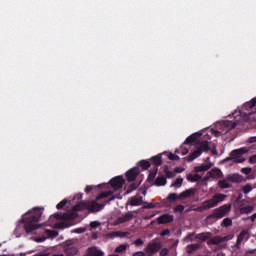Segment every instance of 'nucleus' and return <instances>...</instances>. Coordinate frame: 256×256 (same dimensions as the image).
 I'll return each mask as SVG.
<instances>
[{"mask_svg":"<svg viewBox=\"0 0 256 256\" xmlns=\"http://www.w3.org/2000/svg\"><path fill=\"white\" fill-rule=\"evenodd\" d=\"M240 113V118L235 117L234 121L226 120L224 122L225 127L228 130L235 129L237 125H243V121H255V118H252L253 115H256V97L252 98L251 101L244 103Z\"/></svg>","mask_w":256,"mask_h":256,"instance_id":"nucleus-1","label":"nucleus"},{"mask_svg":"<svg viewBox=\"0 0 256 256\" xmlns=\"http://www.w3.org/2000/svg\"><path fill=\"white\" fill-rule=\"evenodd\" d=\"M41 215H43V208L39 207L33 208L26 213V216L22 219L26 233H33V231H37V229H41L45 225L37 224L41 221Z\"/></svg>","mask_w":256,"mask_h":256,"instance_id":"nucleus-2","label":"nucleus"},{"mask_svg":"<svg viewBox=\"0 0 256 256\" xmlns=\"http://www.w3.org/2000/svg\"><path fill=\"white\" fill-rule=\"evenodd\" d=\"M115 199H117V196H111L106 202L101 204L97 201L80 202L73 206V211H83L86 209L89 213H97L101 211L107 203H111V201H115Z\"/></svg>","mask_w":256,"mask_h":256,"instance_id":"nucleus-3","label":"nucleus"},{"mask_svg":"<svg viewBox=\"0 0 256 256\" xmlns=\"http://www.w3.org/2000/svg\"><path fill=\"white\" fill-rule=\"evenodd\" d=\"M209 151H211V146H209V141H202L198 143L197 148L185 159L188 163H191L192 161H195L197 157H201L203 152L209 153Z\"/></svg>","mask_w":256,"mask_h":256,"instance_id":"nucleus-4","label":"nucleus"},{"mask_svg":"<svg viewBox=\"0 0 256 256\" xmlns=\"http://www.w3.org/2000/svg\"><path fill=\"white\" fill-rule=\"evenodd\" d=\"M50 219L63 221V222H59L57 224V227L58 229H67L68 227L71 226V224H69L67 221H71V219H73V214L72 213H64V214L55 213L54 215L50 216Z\"/></svg>","mask_w":256,"mask_h":256,"instance_id":"nucleus-5","label":"nucleus"},{"mask_svg":"<svg viewBox=\"0 0 256 256\" xmlns=\"http://www.w3.org/2000/svg\"><path fill=\"white\" fill-rule=\"evenodd\" d=\"M231 211V205L224 204L214 210V212L206 217V221L211 219H223L227 213Z\"/></svg>","mask_w":256,"mask_h":256,"instance_id":"nucleus-6","label":"nucleus"},{"mask_svg":"<svg viewBox=\"0 0 256 256\" xmlns=\"http://www.w3.org/2000/svg\"><path fill=\"white\" fill-rule=\"evenodd\" d=\"M225 197H227V195L217 193L214 196H212L211 199L204 201L203 205H204L205 211H209V209H213V207H217L219 203H221L222 201H225Z\"/></svg>","mask_w":256,"mask_h":256,"instance_id":"nucleus-7","label":"nucleus"},{"mask_svg":"<svg viewBox=\"0 0 256 256\" xmlns=\"http://www.w3.org/2000/svg\"><path fill=\"white\" fill-rule=\"evenodd\" d=\"M245 153H247L246 148L233 150L230 153V156L226 159V161H229L232 159L234 163H244L245 159L243 156L245 155Z\"/></svg>","mask_w":256,"mask_h":256,"instance_id":"nucleus-8","label":"nucleus"},{"mask_svg":"<svg viewBox=\"0 0 256 256\" xmlns=\"http://www.w3.org/2000/svg\"><path fill=\"white\" fill-rule=\"evenodd\" d=\"M161 249V242H150L148 243L145 253H147L148 256L155 255L158 251Z\"/></svg>","mask_w":256,"mask_h":256,"instance_id":"nucleus-9","label":"nucleus"},{"mask_svg":"<svg viewBox=\"0 0 256 256\" xmlns=\"http://www.w3.org/2000/svg\"><path fill=\"white\" fill-rule=\"evenodd\" d=\"M110 185L115 189V191H119V189H123V185H125V179L122 176H116L110 180Z\"/></svg>","mask_w":256,"mask_h":256,"instance_id":"nucleus-10","label":"nucleus"},{"mask_svg":"<svg viewBox=\"0 0 256 256\" xmlns=\"http://www.w3.org/2000/svg\"><path fill=\"white\" fill-rule=\"evenodd\" d=\"M63 249L66 256H75L79 253V248L75 244L66 243Z\"/></svg>","mask_w":256,"mask_h":256,"instance_id":"nucleus-11","label":"nucleus"},{"mask_svg":"<svg viewBox=\"0 0 256 256\" xmlns=\"http://www.w3.org/2000/svg\"><path fill=\"white\" fill-rule=\"evenodd\" d=\"M140 170L139 167H134L126 172V179L128 183H133L139 176Z\"/></svg>","mask_w":256,"mask_h":256,"instance_id":"nucleus-12","label":"nucleus"},{"mask_svg":"<svg viewBox=\"0 0 256 256\" xmlns=\"http://www.w3.org/2000/svg\"><path fill=\"white\" fill-rule=\"evenodd\" d=\"M127 205H131V207H139L143 205V196H133L129 198Z\"/></svg>","mask_w":256,"mask_h":256,"instance_id":"nucleus-13","label":"nucleus"},{"mask_svg":"<svg viewBox=\"0 0 256 256\" xmlns=\"http://www.w3.org/2000/svg\"><path fill=\"white\" fill-rule=\"evenodd\" d=\"M158 225H167V223H173V215L163 214L157 218Z\"/></svg>","mask_w":256,"mask_h":256,"instance_id":"nucleus-14","label":"nucleus"},{"mask_svg":"<svg viewBox=\"0 0 256 256\" xmlns=\"http://www.w3.org/2000/svg\"><path fill=\"white\" fill-rule=\"evenodd\" d=\"M134 217H135V215H133V213H131V211H128L124 215L117 218V223L119 225H121L123 223H128V221H131Z\"/></svg>","mask_w":256,"mask_h":256,"instance_id":"nucleus-15","label":"nucleus"},{"mask_svg":"<svg viewBox=\"0 0 256 256\" xmlns=\"http://www.w3.org/2000/svg\"><path fill=\"white\" fill-rule=\"evenodd\" d=\"M197 193V189L195 188H190L187 189L179 194L180 199H189V197H193Z\"/></svg>","mask_w":256,"mask_h":256,"instance_id":"nucleus-16","label":"nucleus"},{"mask_svg":"<svg viewBox=\"0 0 256 256\" xmlns=\"http://www.w3.org/2000/svg\"><path fill=\"white\" fill-rule=\"evenodd\" d=\"M209 177L212 179H223V172L219 168H214L208 172Z\"/></svg>","mask_w":256,"mask_h":256,"instance_id":"nucleus-17","label":"nucleus"},{"mask_svg":"<svg viewBox=\"0 0 256 256\" xmlns=\"http://www.w3.org/2000/svg\"><path fill=\"white\" fill-rule=\"evenodd\" d=\"M226 181H230V183H241L243 181V176L239 174H229L226 176Z\"/></svg>","mask_w":256,"mask_h":256,"instance_id":"nucleus-18","label":"nucleus"},{"mask_svg":"<svg viewBox=\"0 0 256 256\" xmlns=\"http://www.w3.org/2000/svg\"><path fill=\"white\" fill-rule=\"evenodd\" d=\"M211 167H213V164H211V163L202 164L200 166L194 167V171H195V173H203L204 171H209V169H211Z\"/></svg>","mask_w":256,"mask_h":256,"instance_id":"nucleus-19","label":"nucleus"},{"mask_svg":"<svg viewBox=\"0 0 256 256\" xmlns=\"http://www.w3.org/2000/svg\"><path fill=\"white\" fill-rule=\"evenodd\" d=\"M201 137V134L195 133L186 138L184 141V145H191V143H195L199 138Z\"/></svg>","mask_w":256,"mask_h":256,"instance_id":"nucleus-20","label":"nucleus"},{"mask_svg":"<svg viewBox=\"0 0 256 256\" xmlns=\"http://www.w3.org/2000/svg\"><path fill=\"white\" fill-rule=\"evenodd\" d=\"M87 256H103V251L97 249L96 247L88 248Z\"/></svg>","mask_w":256,"mask_h":256,"instance_id":"nucleus-21","label":"nucleus"},{"mask_svg":"<svg viewBox=\"0 0 256 256\" xmlns=\"http://www.w3.org/2000/svg\"><path fill=\"white\" fill-rule=\"evenodd\" d=\"M154 185H156V187H163L164 185H167V178H165V176L163 175L158 176L155 180Z\"/></svg>","mask_w":256,"mask_h":256,"instance_id":"nucleus-22","label":"nucleus"},{"mask_svg":"<svg viewBox=\"0 0 256 256\" xmlns=\"http://www.w3.org/2000/svg\"><path fill=\"white\" fill-rule=\"evenodd\" d=\"M255 210V206H244L240 208L241 215H249V213H253Z\"/></svg>","mask_w":256,"mask_h":256,"instance_id":"nucleus-23","label":"nucleus"},{"mask_svg":"<svg viewBox=\"0 0 256 256\" xmlns=\"http://www.w3.org/2000/svg\"><path fill=\"white\" fill-rule=\"evenodd\" d=\"M225 241V238H221L219 236L213 237L210 240H208L209 245H219V243H223Z\"/></svg>","mask_w":256,"mask_h":256,"instance_id":"nucleus-24","label":"nucleus"},{"mask_svg":"<svg viewBox=\"0 0 256 256\" xmlns=\"http://www.w3.org/2000/svg\"><path fill=\"white\" fill-rule=\"evenodd\" d=\"M248 233L249 232L247 230H242L237 237L236 245H241V243H243V240L245 239V237H247Z\"/></svg>","mask_w":256,"mask_h":256,"instance_id":"nucleus-25","label":"nucleus"},{"mask_svg":"<svg viewBox=\"0 0 256 256\" xmlns=\"http://www.w3.org/2000/svg\"><path fill=\"white\" fill-rule=\"evenodd\" d=\"M151 163H152L153 165H155V167H159V165H162L163 160L161 159V154H160V155L153 156V157L151 158Z\"/></svg>","mask_w":256,"mask_h":256,"instance_id":"nucleus-26","label":"nucleus"},{"mask_svg":"<svg viewBox=\"0 0 256 256\" xmlns=\"http://www.w3.org/2000/svg\"><path fill=\"white\" fill-rule=\"evenodd\" d=\"M228 181L229 180H227V178L224 180H219L218 187H220V189H231V184H229Z\"/></svg>","mask_w":256,"mask_h":256,"instance_id":"nucleus-27","label":"nucleus"},{"mask_svg":"<svg viewBox=\"0 0 256 256\" xmlns=\"http://www.w3.org/2000/svg\"><path fill=\"white\" fill-rule=\"evenodd\" d=\"M111 195H113V191L108 190L105 192L100 193L97 197H96V201H101V199H105L107 197H111Z\"/></svg>","mask_w":256,"mask_h":256,"instance_id":"nucleus-28","label":"nucleus"},{"mask_svg":"<svg viewBox=\"0 0 256 256\" xmlns=\"http://www.w3.org/2000/svg\"><path fill=\"white\" fill-rule=\"evenodd\" d=\"M159 169L157 167H154L153 170L148 175V182L151 183L152 181H155V177H157V172Z\"/></svg>","mask_w":256,"mask_h":256,"instance_id":"nucleus-29","label":"nucleus"},{"mask_svg":"<svg viewBox=\"0 0 256 256\" xmlns=\"http://www.w3.org/2000/svg\"><path fill=\"white\" fill-rule=\"evenodd\" d=\"M167 198L170 201V204L175 203V201H178V199H181V197H179V195L175 192L169 193Z\"/></svg>","mask_w":256,"mask_h":256,"instance_id":"nucleus-30","label":"nucleus"},{"mask_svg":"<svg viewBox=\"0 0 256 256\" xmlns=\"http://www.w3.org/2000/svg\"><path fill=\"white\" fill-rule=\"evenodd\" d=\"M201 247V245L200 244H189L188 246H187V253H193L194 251H197V249H199Z\"/></svg>","mask_w":256,"mask_h":256,"instance_id":"nucleus-31","label":"nucleus"},{"mask_svg":"<svg viewBox=\"0 0 256 256\" xmlns=\"http://www.w3.org/2000/svg\"><path fill=\"white\" fill-rule=\"evenodd\" d=\"M139 166L145 171V170L149 169V167H151V163L147 160H141L139 162Z\"/></svg>","mask_w":256,"mask_h":256,"instance_id":"nucleus-32","label":"nucleus"},{"mask_svg":"<svg viewBox=\"0 0 256 256\" xmlns=\"http://www.w3.org/2000/svg\"><path fill=\"white\" fill-rule=\"evenodd\" d=\"M142 209H155L157 207V204H154L153 202H144L142 204Z\"/></svg>","mask_w":256,"mask_h":256,"instance_id":"nucleus-33","label":"nucleus"},{"mask_svg":"<svg viewBox=\"0 0 256 256\" xmlns=\"http://www.w3.org/2000/svg\"><path fill=\"white\" fill-rule=\"evenodd\" d=\"M174 213H183L185 211V206L183 204H177L173 207Z\"/></svg>","mask_w":256,"mask_h":256,"instance_id":"nucleus-34","label":"nucleus"},{"mask_svg":"<svg viewBox=\"0 0 256 256\" xmlns=\"http://www.w3.org/2000/svg\"><path fill=\"white\" fill-rule=\"evenodd\" d=\"M162 155H167V157L170 161H179V159H180L178 155L173 154V153L168 154L167 152H164Z\"/></svg>","mask_w":256,"mask_h":256,"instance_id":"nucleus-35","label":"nucleus"},{"mask_svg":"<svg viewBox=\"0 0 256 256\" xmlns=\"http://www.w3.org/2000/svg\"><path fill=\"white\" fill-rule=\"evenodd\" d=\"M221 225L222 227H231V225H233V220L231 218H224Z\"/></svg>","mask_w":256,"mask_h":256,"instance_id":"nucleus-36","label":"nucleus"},{"mask_svg":"<svg viewBox=\"0 0 256 256\" xmlns=\"http://www.w3.org/2000/svg\"><path fill=\"white\" fill-rule=\"evenodd\" d=\"M242 191L247 195V193H251L253 191V186H251V184H246L243 186Z\"/></svg>","mask_w":256,"mask_h":256,"instance_id":"nucleus-37","label":"nucleus"},{"mask_svg":"<svg viewBox=\"0 0 256 256\" xmlns=\"http://www.w3.org/2000/svg\"><path fill=\"white\" fill-rule=\"evenodd\" d=\"M195 237L200 241H207V239H209V236L207 235V233H200V234H197Z\"/></svg>","mask_w":256,"mask_h":256,"instance_id":"nucleus-38","label":"nucleus"},{"mask_svg":"<svg viewBox=\"0 0 256 256\" xmlns=\"http://www.w3.org/2000/svg\"><path fill=\"white\" fill-rule=\"evenodd\" d=\"M127 235H129V232H123V231L113 232V237H127Z\"/></svg>","mask_w":256,"mask_h":256,"instance_id":"nucleus-39","label":"nucleus"},{"mask_svg":"<svg viewBox=\"0 0 256 256\" xmlns=\"http://www.w3.org/2000/svg\"><path fill=\"white\" fill-rule=\"evenodd\" d=\"M123 251H127V245L121 244L115 249V253H123Z\"/></svg>","mask_w":256,"mask_h":256,"instance_id":"nucleus-40","label":"nucleus"},{"mask_svg":"<svg viewBox=\"0 0 256 256\" xmlns=\"http://www.w3.org/2000/svg\"><path fill=\"white\" fill-rule=\"evenodd\" d=\"M164 173L168 179H173V177H175V172L169 171V168H165Z\"/></svg>","mask_w":256,"mask_h":256,"instance_id":"nucleus-41","label":"nucleus"},{"mask_svg":"<svg viewBox=\"0 0 256 256\" xmlns=\"http://www.w3.org/2000/svg\"><path fill=\"white\" fill-rule=\"evenodd\" d=\"M201 179V176L199 174L189 175L188 180L191 181L192 183H195V181H199Z\"/></svg>","mask_w":256,"mask_h":256,"instance_id":"nucleus-42","label":"nucleus"},{"mask_svg":"<svg viewBox=\"0 0 256 256\" xmlns=\"http://www.w3.org/2000/svg\"><path fill=\"white\" fill-rule=\"evenodd\" d=\"M133 245H135V247H142V245H145V241H143V239H141V238H137L133 242Z\"/></svg>","mask_w":256,"mask_h":256,"instance_id":"nucleus-43","label":"nucleus"},{"mask_svg":"<svg viewBox=\"0 0 256 256\" xmlns=\"http://www.w3.org/2000/svg\"><path fill=\"white\" fill-rule=\"evenodd\" d=\"M183 185V178H177L175 182L173 183V187H181Z\"/></svg>","mask_w":256,"mask_h":256,"instance_id":"nucleus-44","label":"nucleus"},{"mask_svg":"<svg viewBox=\"0 0 256 256\" xmlns=\"http://www.w3.org/2000/svg\"><path fill=\"white\" fill-rule=\"evenodd\" d=\"M204 207H205V205L202 203L201 206H198V207L192 209V211H197V212H199V213H203V211H205V208H204Z\"/></svg>","mask_w":256,"mask_h":256,"instance_id":"nucleus-45","label":"nucleus"},{"mask_svg":"<svg viewBox=\"0 0 256 256\" xmlns=\"http://www.w3.org/2000/svg\"><path fill=\"white\" fill-rule=\"evenodd\" d=\"M65 205H67V200H63V201L59 202V203L56 205V208H57V209H63V207H65Z\"/></svg>","mask_w":256,"mask_h":256,"instance_id":"nucleus-46","label":"nucleus"},{"mask_svg":"<svg viewBox=\"0 0 256 256\" xmlns=\"http://www.w3.org/2000/svg\"><path fill=\"white\" fill-rule=\"evenodd\" d=\"M99 225H101V222H99V221H93L90 223L91 229H97V227H99Z\"/></svg>","mask_w":256,"mask_h":256,"instance_id":"nucleus-47","label":"nucleus"},{"mask_svg":"<svg viewBox=\"0 0 256 256\" xmlns=\"http://www.w3.org/2000/svg\"><path fill=\"white\" fill-rule=\"evenodd\" d=\"M252 169L249 167H245L241 169V173H243L244 175H249V173H251Z\"/></svg>","mask_w":256,"mask_h":256,"instance_id":"nucleus-48","label":"nucleus"},{"mask_svg":"<svg viewBox=\"0 0 256 256\" xmlns=\"http://www.w3.org/2000/svg\"><path fill=\"white\" fill-rule=\"evenodd\" d=\"M162 205H164V207H171V202L168 197L162 200Z\"/></svg>","mask_w":256,"mask_h":256,"instance_id":"nucleus-49","label":"nucleus"},{"mask_svg":"<svg viewBox=\"0 0 256 256\" xmlns=\"http://www.w3.org/2000/svg\"><path fill=\"white\" fill-rule=\"evenodd\" d=\"M99 187H101V186H97V187L86 186L85 193H91V191H93V189H99Z\"/></svg>","mask_w":256,"mask_h":256,"instance_id":"nucleus-50","label":"nucleus"},{"mask_svg":"<svg viewBox=\"0 0 256 256\" xmlns=\"http://www.w3.org/2000/svg\"><path fill=\"white\" fill-rule=\"evenodd\" d=\"M137 187H139V185L132 183L127 191V193H131V191H135V189H137Z\"/></svg>","mask_w":256,"mask_h":256,"instance_id":"nucleus-51","label":"nucleus"},{"mask_svg":"<svg viewBox=\"0 0 256 256\" xmlns=\"http://www.w3.org/2000/svg\"><path fill=\"white\" fill-rule=\"evenodd\" d=\"M167 255H169V249L163 248V249L160 251V256H167Z\"/></svg>","mask_w":256,"mask_h":256,"instance_id":"nucleus-52","label":"nucleus"},{"mask_svg":"<svg viewBox=\"0 0 256 256\" xmlns=\"http://www.w3.org/2000/svg\"><path fill=\"white\" fill-rule=\"evenodd\" d=\"M170 234H171V231L169 229H165L160 233L161 237H166V235H170Z\"/></svg>","mask_w":256,"mask_h":256,"instance_id":"nucleus-53","label":"nucleus"},{"mask_svg":"<svg viewBox=\"0 0 256 256\" xmlns=\"http://www.w3.org/2000/svg\"><path fill=\"white\" fill-rule=\"evenodd\" d=\"M185 171V168L183 167H175L174 168V173H183Z\"/></svg>","mask_w":256,"mask_h":256,"instance_id":"nucleus-54","label":"nucleus"},{"mask_svg":"<svg viewBox=\"0 0 256 256\" xmlns=\"http://www.w3.org/2000/svg\"><path fill=\"white\" fill-rule=\"evenodd\" d=\"M193 237H195V233L188 234L186 239L190 241V243H193V240H194Z\"/></svg>","mask_w":256,"mask_h":256,"instance_id":"nucleus-55","label":"nucleus"},{"mask_svg":"<svg viewBox=\"0 0 256 256\" xmlns=\"http://www.w3.org/2000/svg\"><path fill=\"white\" fill-rule=\"evenodd\" d=\"M187 153H189V149L182 146L181 147V155H187Z\"/></svg>","mask_w":256,"mask_h":256,"instance_id":"nucleus-56","label":"nucleus"},{"mask_svg":"<svg viewBox=\"0 0 256 256\" xmlns=\"http://www.w3.org/2000/svg\"><path fill=\"white\" fill-rule=\"evenodd\" d=\"M249 163H252V164L256 163V155H253L250 157Z\"/></svg>","mask_w":256,"mask_h":256,"instance_id":"nucleus-57","label":"nucleus"},{"mask_svg":"<svg viewBox=\"0 0 256 256\" xmlns=\"http://www.w3.org/2000/svg\"><path fill=\"white\" fill-rule=\"evenodd\" d=\"M133 256H145V252L139 251L133 254Z\"/></svg>","mask_w":256,"mask_h":256,"instance_id":"nucleus-58","label":"nucleus"},{"mask_svg":"<svg viewBox=\"0 0 256 256\" xmlns=\"http://www.w3.org/2000/svg\"><path fill=\"white\" fill-rule=\"evenodd\" d=\"M153 217H155V214H152V215H150V216H145L144 219H146V220H147V219H153Z\"/></svg>","mask_w":256,"mask_h":256,"instance_id":"nucleus-59","label":"nucleus"},{"mask_svg":"<svg viewBox=\"0 0 256 256\" xmlns=\"http://www.w3.org/2000/svg\"><path fill=\"white\" fill-rule=\"evenodd\" d=\"M250 143H256V136L250 138Z\"/></svg>","mask_w":256,"mask_h":256,"instance_id":"nucleus-60","label":"nucleus"},{"mask_svg":"<svg viewBox=\"0 0 256 256\" xmlns=\"http://www.w3.org/2000/svg\"><path fill=\"white\" fill-rule=\"evenodd\" d=\"M256 219V213H254L252 216H251V221H255Z\"/></svg>","mask_w":256,"mask_h":256,"instance_id":"nucleus-61","label":"nucleus"},{"mask_svg":"<svg viewBox=\"0 0 256 256\" xmlns=\"http://www.w3.org/2000/svg\"><path fill=\"white\" fill-rule=\"evenodd\" d=\"M212 154L217 155V149L216 148L212 149Z\"/></svg>","mask_w":256,"mask_h":256,"instance_id":"nucleus-62","label":"nucleus"},{"mask_svg":"<svg viewBox=\"0 0 256 256\" xmlns=\"http://www.w3.org/2000/svg\"><path fill=\"white\" fill-rule=\"evenodd\" d=\"M52 256H65V255H63V254H54Z\"/></svg>","mask_w":256,"mask_h":256,"instance_id":"nucleus-63","label":"nucleus"},{"mask_svg":"<svg viewBox=\"0 0 256 256\" xmlns=\"http://www.w3.org/2000/svg\"><path fill=\"white\" fill-rule=\"evenodd\" d=\"M216 256H223L222 254H217Z\"/></svg>","mask_w":256,"mask_h":256,"instance_id":"nucleus-64","label":"nucleus"}]
</instances>
